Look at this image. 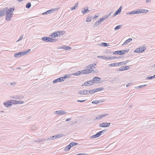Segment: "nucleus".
<instances>
[{
	"mask_svg": "<svg viewBox=\"0 0 155 155\" xmlns=\"http://www.w3.org/2000/svg\"><path fill=\"white\" fill-rule=\"evenodd\" d=\"M80 73H81V72H80V71H78L72 74L73 75L78 76L79 75H80Z\"/></svg>",
	"mask_w": 155,
	"mask_h": 155,
	"instance_id": "nucleus-36",
	"label": "nucleus"
},
{
	"mask_svg": "<svg viewBox=\"0 0 155 155\" xmlns=\"http://www.w3.org/2000/svg\"><path fill=\"white\" fill-rule=\"evenodd\" d=\"M90 81H87V82H85L84 84H82L81 85L82 86H88L89 85H90L89 84H91L90 83Z\"/></svg>",
	"mask_w": 155,
	"mask_h": 155,
	"instance_id": "nucleus-31",
	"label": "nucleus"
},
{
	"mask_svg": "<svg viewBox=\"0 0 155 155\" xmlns=\"http://www.w3.org/2000/svg\"><path fill=\"white\" fill-rule=\"evenodd\" d=\"M24 53H22V51H20L19 52L16 53L15 54L14 56L15 58H18L22 56L23 55V54Z\"/></svg>",
	"mask_w": 155,
	"mask_h": 155,
	"instance_id": "nucleus-8",
	"label": "nucleus"
},
{
	"mask_svg": "<svg viewBox=\"0 0 155 155\" xmlns=\"http://www.w3.org/2000/svg\"><path fill=\"white\" fill-rule=\"evenodd\" d=\"M71 76V74H68L65 75L63 77H62V78H63V81H64L65 79L70 78Z\"/></svg>",
	"mask_w": 155,
	"mask_h": 155,
	"instance_id": "nucleus-27",
	"label": "nucleus"
},
{
	"mask_svg": "<svg viewBox=\"0 0 155 155\" xmlns=\"http://www.w3.org/2000/svg\"><path fill=\"white\" fill-rule=\"evenodd\" d=\"M97 57L98 58H100L104 59V55H103V56H97Z\"/></svg>",
	"mask_w": 155,
	"mask_h": 155,
	"instance_id": "nucleus-56",
	"label": "nucleus"
},
{
	"mask_svg": "<svg viewBox=\"0 0 155 155\" xmlns=\"http://www.w3.org/2000/svg\"><path fill=\"white\" fill-rule=\"evenodd\" d=\"M111 13H110V14H107V15H105L104 17H103V18L104 19V20H105L106 19L110 16V15H111Z\"/></svg>",
	"mask_w": 155,
	"mask_h": 155,
	"instance_id": "nucleus-39",
	"label": "nucleus"
},
{
	"mask_svg": "<svg viewBox=\"0 0 155 155\" xmlns=\"http://www.w3.org/2000/svg\"><path fill=\"white\" fill-rule=\"evenodd\" d=\"M17 84V82H14L11 83V85L12 86H15Z\"/></svg>",
	"mask_w": 155,
	"mask_h": 155,
	"instance_id": "nucleus-62",
	"label": "nucleus"
},
{
	"mask_svg": "<svg viewBox=\"0 0 155 155\" xmlns=\"http://www.w3.org/2000/svg\"><path fill=\"white\" fill-rule=\"evenodd\" d=\"M121 26H122L121 25H118L114 29L115 30H118L120 29L121 27Z\"/></svg>",
	"mask_w": 155,
	"mask_h": 155,
	"instance_id": "nucleus-45",
	"label": "nucleus"
},
{
	"mask_svg": "<svg viewBox=\"0 0 155 155\" xmlns=\"http://www.w3.org/2000/svg\"><path fill=\"white\" fill-rule=\"evenodd\" d=\"M62 81H63V78H62V77H61L53 80V83H55L57 82H61Z\"/></svg>",
	"mask_w": 155,
	"mask_h": 155,
	"instance_id": "nucleus-12",
	"label": "nucleus"
},
{
	"mask_svg": "<svg viewBox=\"0 0 155 155\" xmlns=\"http://www.w3.org/2000/svg\"><path fill=\"white\" fill-rule=\"evenodd\" d=\"M11 104V105L12 104H16L17 100H11L10 101Z\"/></svg>",
	"mask_w": 155,
	"mask_h": 155,
	"instance_id": "nucleus-33",
	"label": "nucleus"
},
{
	"mask_svg": "<svg viewBox=\"0 0 155 155\" xmlns=\"http://www.w3.org/2000/svg\"><path fill=\"white\" fill-rule=\"evenodd\" d=\"M101 23L99 21H97L95 22V23L94 24V27L97 26H98Z\"/></svg>",
	"mask_w": 155,
	"mask_h": 155,
	"instance_id": "nucleus-40",
	"label": "nucleus"
},
{
	"mask_svg": "<svg viewBox=\"0 0 155 155\" xmlns=\"http://www.w3.org/2000/svg\"><path fill=\"white\" fill-rule=\"evenodd\" d=\"M128 61H129V60H128L126 61H122L121 62H119V63H118L119 66L122 65V64H127Z\"/></svg>",
	"mask_w": 155,
	"mask_h": 155,
	"instance_id": "nucleus-28",
	"label": "nucleus"
},
{
	"mask_svg": "<svg viewBox=\"0 0 155 155\" xmlns=\"http://www.w3.org/2000/svg\"><path fill=\"white\" fill-rule=\"evenodd\" d=\"M132 40V39L131 38H129L128 39L126 40L124 43L122 45H127L129 42L131 41Z\"/></svg>",
	"mask_w": 155,
	"mask_h": 155,
	"instance_id": "nucleus-21",
	"label": "nucleus"
},
{
	"mask_svg": "<svg viewBox=\"0 0 155 155\" xmlns=\"http://www.w3.org/2000/svg\"><path fill=\"white\" fill-rule=\"evenodd\" d=\"M50 38L49 37H44L41 38V40L46 42H50Z\"/></svg>",
	"mask_w": 155,
	"mask_h": 155,
	"instance_id": "nucleus-15",
	"label": "nucleus"
},
{
	"mask_svg": "<svg viewBox=\"0 0 155 155\" xmlns=\"http://www.w3.org/2000/svg\"><path fill=\"white\" fill-rule=\"evenodd\" d=\"M87 67V68L89 69H91L92 68V66L91 64L88 65Z\"/></svg>",
	"mask_w": 155,
	"mask_h": 155,
	"instance_id": "nucleus-55",
	"label": "nucleus"
},
{
	"mask_svg": "<svg viewBox=\"0 0 155 155\" xmlns=\"http://www.w3.org/2000/svg\"><path fill=\"white\" fill-rule=\"evenodd\" d=\"M57 32L58 37L63 35L65 34V31H57Z\"/></svg>",
	"mask_w": 155,
	"mask_h": 155,
	"instance_id": "nucleus-23",
	"label": "nucleus"
},
{
	"mask_svg": "<svg viewBox=\"0 0 155 155\" xmlns=\"http://www.w3.org/2000/svg\"><path fill=\"white\" fill-rule=\"evenodd\" d=\"M120 57H110V59H118L119 58H120Z\"/></svg>",
	"mask_w": 155,
	"mask_h": 155,
	"instance_id": "nucleus-50",
	"label": "nucleus"
},
{
	"mask_svg": "<svg viewBox=\"0 0 155 155\" xmlns=\"http://www.w3.org/2000/svg\"><path fill=\"white\" fill-rule=\"evenodd\" d=\"M84 72H85V74H87L91 73L90 71V69H87L86 70H84Z\"/></svg>",
	"mask_w": 155,
	"mask_h": 155,
	"instance_id": "nucleus-41",
	"label": "nucleus"
},
{
	"mask_svg": "<svg viewBox=\"0 0 155 155\" xmlns=\"http://www.w3.org/2000/svg\"><path fill=\"white\" fill-rule=\"evenodd\" d=\"M59 8H52L42 13V15H46L53 13L54 11H57Z\"/></svg>",
	"mask_w": 155,
	"mask_h": 155,
	"instance_id": "nucleus-3",
	"label": "nucleus"
},
{
	"mask_svg": "<svg viewBox=\"0 0 155 155\" xmlns=\"http://www.w3.org/2000/svg\"><path fill=\"white\" fill-rule=\"evenodd\" d=\"M100 133L99 132H98L96 134H94L92 136H91V138H97L98 137H100L101 135L100 134Z\"/></svg>",
	"mask_w": 155,
	"mask_h": 155,
	"instance_id": "nucleus-24",
	"label": "nucleus"
},
{
	"mask_svg": "<svg viewBox=\"0 0 155 155\" xmlns=\"http://www.w3.org/2000/svg\"><path fill=\"white\" fill-rule=\"evenodd\" d=\"M31 6V3L30 2L28 3L26 5V7L27 8H29Z\"/></svg>",
	"mask_w": 155,
	"mask_h": 155,
	"instance_id": "nucleus-37",
	"label": "nucleus"
},
{
	"mask_svg": "<svg viewBox=\"0 0 155 155\" xmlns=\"http://www.w3.org/2000/svg\"><path fill=\"white\" fill-rule=\"evenodd\" d=\"M91 17L88 16L87 17L86 21L87 22H90L91 21Z\"/></svg>",
	"mask_w": 155,
	"mask_h": 155,
	"instance_id": "nucleus-44",
	"label": "nucleus"
},
{
	"mask_svg": "<svg viewBox=\"0 0 155 155\" xmlns=\"http://www.w3.org/2000/svg\"><path fill=\"white\" fill-rule=\"evenodd\" d=\"M58 39H52L50 38V42H54L57 41Z\"/></svg>",
	"mask_w": 155,
	"mask_h": 155,
	"instance_id": "nucleus-42",
	"label": "nucleus"
},
{
	"mask_svg": "<svg viewBox=\"0 0 155 155\" xmlns=\"http://www.w3.org/2000/svg\"><path fill=\"white\" fill-rule=\"evenodd\" d=\"M13 15V14H8V15H6L5 20L7 21H10L11 20V19L12 18V16Z\"/></svg>",
	"mask_w": 155,
	"mask_h": 155,
	"instance_id": "nucleus-10",
	"label": "nucleus"
},
{
	"mask_svg": "<svg viewBox=\"0 0 155 155\" xmlns=\"http://www.w3.org/2000/svg\"><path fill=\"white\" fill-rule=\"evenodd\" d=\"M50 36L52 37L53 36V38H55L57 37H58V35L57 33V31L56 32H54L52 33L51 34V35Z\"/></svg>",
	"mask_w": 155,
	"mask_h": 155,
	"instance_id": "nucleus-25",
	"label": "nucleus"
},
{
	"mask_svg": "<svg viewBox=\"0 0 155 155\" xmlns=\"http://www.w3.org/2000/svg\"><path fill=\"white\" fill-rule=\"evenodd\" d=\"M41 142H42L44 141H47L49 140H50V139H48V138H47V139H41Z\"/></svg>",
	"mask_w": 155,
	"mask_h": 155,
	"instance_id": "nucleus-52",
	"label": "nucleus"
},
{
	"mask_svg": "<svg viewBox=\"0 0 155 155\" xmlns=\"http://www.w3.org/2000/svg\"><path fill=\"white\" fill-rule=\"evenodd\" d=\"M122 9V6H121L120 8L114 14L113 16H115L117 15L120 14Z\"/></svg>",
	"mask_w": 155,
	"mask_h": 155,
	"instance_id": "nucleus-13",
	"label": "nucleus"
},
{
	"mask_svg": "<svg viewBox=\"0 0 155 155\" xmlns=\"http://www.w3.org/2000/svg\"><path fill=\"white\" fill-rule=\"evenodd\" d=\"M107 114H101L99 116H97L96 118L94 119V120H99L104 117L106 116Z\"/></svg>",
	"mask_w": 155,
	"mask_h": 155,
	"instance_id": "nucleus-16",
	"label": "nucleus"
},
{
	"mask_svg": "<svg viewBox=\"0 0 155 155\" xmlns=\"http://www.w3.org/2000/svg\"><path fill=\"white\" fill-rule=\"evenodd\" d=\"M54 113V114H56L57 115L64 114H66L67 113V112L65 111L61 110L55 111Z\"/></svg>",
	"mask_w": 155,
	"mask_h": 155,
	"instance_id": "nucleus-9",
	"label": "nucleus"
},
{
	"mask_svg": "<svg viewBox=\"0 0 155 155\" xmlns=\"http://www.w3.org/2000/svg\"><path fill=\"white\" fill-rule=\"evenodd\" d=\"M103 101H102L101 100H94L92 101V103L94 104H97L100 102H103Z\"/></svg>",
	"mask_w": 155,
	"mask_h": 155,
	"instance_id": "nucleus-30",
	"label": "nucleus"
},
{
	"mask_svg": "<svg viewBox=\"0 0 155 155\" xmlns=\"http://www.w3.org/2000/svg\"><path fill=\"white\" fill-rule=\"evenodd\" d=\"M138 12L137 10H135L131 12H130L126 13L127 15H135L138 14Z\"/></svg>",
	"mask_w": 155,
	"mask_h": 155,
	"instance_id": "nucleus-14",
	"label": "nucleus"
},
{
	"mask_svg": "<svg viewBox=\"0 0 155 155\" xmlns=\"http://www.w3.org/2000/svg\"><path fill=\"white\" fill-rule=\"evenodd\" d=\"M5 8H2L0 10V16L2 17L4 16V15L5 14Z\"/></svg>",
	"mask_w": 155,
	"mask_h": 155,
	"instance_id": "nucleus-20",
	"label": "nucleus"
},
{
	"mask_svg": "<svg viewBox=\"0 0 155 155\" xmlns=\"http://www.w3.org/2000/svg\"><path fill=\"white\" fill-rule=\"evenodd\" d=\"M88 90H84L83 91H79L78 93L80 94H89L88 93Z\"/></svg>",
	"mask_w": 155,
	"mask_h": 155,
	"instance_id": "nucleus-18",
	"label": "nucleus"
},
{
	"mask_svg": "<svg viewBox=\"0 0 155 155\" xmlns=\"http://www.w3.org/2000/svg\"><path fill=\"white\" fill-rule=\"evenodd\" d=\"M81 73H80V75L81 74H85V72H84V70H82L81 71H79Z\"/></svg>",
	"mask_w": 155,
	"mask_h": 155,
	"instance_id": "nucleus-58",
	"label": "nucleus"
},
{
	"mask_svg": "<svg viewBox=\"0 0 155 155\" xmlns=\"http://www.w3.org/2000/svg\"><path fill=\"white\" fill-rule=\"evenodd\" d=\"M22 52V53H24L23 54V55H26L28 53V51L27 50L25 51L24 52Z\"/></svg>",
	"mask_w": 155,
	"mask_h": 155,
	"instance_id": "nucleus-57",
	"label": "nucleus"
},
{
	"mask_svg": "<svg viewBox=\"0 0 155 155\" xmlns=\"http://www.w3.org/2000/svg\"><path fill=\"white\" fill-rule=\"evenodd\" d=\"M124 66H122L121 67H120V69L118 70H117V71H124Z\"/></svg>",
	"mask_w": 155,
	"mask_h": 155,
	"instance_id": "nucleus-54",
	"label": "nucleus"
},
{
	"mask_svg": "<svg viewBox=\"0 0 155 155\" xmlns=\"http://www.w3.org/2000/svg\"><path fill=\"white\" fill-rule=\"evenodd\" d=\"M13 98L16 99H22L24 98V97L22 95H19L15 96V97H13Z\"/></svg>",
	"mask_w": 155,
	"mask_h": 155,
	"instance_id": "nucleus-22",
	"label": "nucleus"
},
{
	"mask_svg": "<svg viewBox=\"0 0 155 155\" xmlns=\"http://www.w3.org/2000/svg\"><path fill=\"white\" fill-rule=\"evenodd\" d=\"M71 47H69L68 46H66L65 45H64L62 46H59L58 48V49H64L65 50H70L71 49Z\"/></svg>",
	"mask_w": 155,
	"mask_h": 155,
	"instance_id": "nucleus-7",
	"label": "nucleus"
},
{
	"mask_svg": "<svg viewBox=\"0 0 155 155\" xmlns=\"http://www.w3.org/2000/svg\"><path fill=\"white\" fill-rule=\"evenodd\" d=\"M3 104L7 107H10L11 106V104L9 101L4 103Z\"/></svg>",
	"mask_w": 155,
	"mask_h": 155,
	"instance_id": "nucleus-19",
	"label": "nucleus"
},
{
	"mask_svg": "<svg viewBox=\"0 0 155 155\" xmlns=\"http://www.w3.org/2000/svg\"><path fill=\"white\" fill-rule=\"evenodd\" d=\"M71 148V146L69 144L68 145L65 147L64 149V151H68L70 150Z\"/></svg>",
	"mask_w": 155,
	"mask_h": 155,
	"instance_id": "nucleus-29",
	"label": "nucleus"
},
{
	"mask_svg": "<svg viewBox=\"0 0 155 155\" xmlns=\"http://www.w3.org/2000/svg\"><path fill=\"white\" fill-rule=\"evenodd\" d=\"M110 123H102L99 124V126L100 127H108L110 126Z\"/></svg>",
	"mask_w": 155,
	"mask_h": 155,
	"instance_id": "nucleus-6",
	"label": "nucleus"
},
{
	"mask_svg": "<svg viewBox=\"0 0 155 155\" xmlns=\"http://www.w3.org/2000/svg\"><path fill=\"white\" fill-rule=\"evenodd\" d=\"M91 91L92 92H91V93H90V94L96 92L95 88L91 90Z\"/></svg>",
	"mask_w": 155,
	"mask_h": 155,
	"instance_id": "nucleus-61",
	"label": "nucleus"
},
{
	"mask_svg": "<svg viewBox=\"0 0 155 155\" xmlns=\"http://www.w3.org/2000/svg\"><path fill=\"white\" fill-rule=\"evenodd\" d=\"M104 19L103 18H101L98 21H100V23L101 22H102L103 21H104Z\"/></svg>",
	"mask_w": 155,
	"mask_h": 155,
	"instance_id": "nucleus-63",
	"label": "nucleus"
},
{
	"mask_svg": "<svg viewBox=\"0 0 155 155\" xmlns=\"http://www.w3.org/2000/svg\"><path fill=\"white\" fill-rule=\"evenodd\" d=\"M155 78V74L152 76H150V77H148L146 78L147 79H153Z\"/></svg>",
	"mask_w": 155,
	"mask_h": 155,
	"instance_id": "nucleus-38",
	"label": "nucleus"
},
{
	"mask_svg": "<svg viewBox=\"0 0 155 155\" xmlns=\"http://www.w3.org/2000/svg\"><path fill=\"white\" fill-rule=\"evenodd\" d=\"M137 10L138 12V14L142 13H146L148 12V10L143 9H137Z\"/></svg>",
	"mask_w": 155,
	"mask_h": 155,
	"instance_id": "nucleus-11",
	"label": "nucleus"
},
{
	"mask_svg": "<svg viewBox=\"0 0 155 155\" xmlns=\"http://www.w3.org/2000/svg\"><path fill=\"white\" fill-rule=\"evenodd\" d=\"M78 5V3H77V4H75V6H74L73 7H72L71 8V10H73L74 9H75L76 8L77 6V5Z\"/></svg>",
	"mask_w": 155,
	"mask_h": 155,
	"instance_id": "nucleus-47",
	"label": "nucleus"
},
{
	"mask_svg": "<svg viewBox=\"0 0 155 155\" xmlns=\"http://www.w3.org/2000/svg\"><path fill=\"white\" fill-rule=\"evenodd\" d=\"M113 54H117L122 55L124 54V52H123L122 51H121V50L113 52Z\"/></svg>",
	"mask_w": 155,
	"mask_h": 155,
	"instance_id": "nucleus-17",
	"label": "nucleus"
},
{
	"mask_svg": "<svg viewBox=\"0 0 155 155\" xmlns=\"http://www.w3.org/2000/svg\"><path fill=\"white\" fill-rule=\"evenodd\" d=\"M5 9L6 10H5V13L6 15L8 14H13L12 12L15 10V8H8V7H6L5 8Z\"/></svg>",
	"mask_w": 155,
	"mask_h": 155,
	"instance_id": "nucleus-1",
	"label": "nucleus"
},
{
	"mask_svg": "<svg viewBox=\"0 0 155 155\" xmlns=\"http://www.w3.org/2000/svg\"><path fill=\"white\" fill-rule=\"evenodd\" d=\"M146 49V48L145 47H140L136 49L134 52L137 53H140L144 51Z\"/></svg>",
	"mask_w": 155,
	"mask_h": 155,
	"instance_id": "nucleus-4",
	"label": "nucleus"
},
{
	"mask_svg": "<svg viewBox=\"0 0 155 155\" xmlns=\"http://www.w3.org/2000/svg\"><path fill=\"white\" fill-rule=\"evenodd\" d=\"M110 67H115L119 66L118 63H114L110 64H109Z\"/></svg>",
	"mask_w": 155,
	"mask_h": 155,
	"instance_id": "nucleus-26",
	"label": "nucleus"
},
{
	"mask_svg": "<svg viewBox=\"0 0 155 155\" xmlns=\"http://www.w3.org/2000/svg\"><path fill=\"white\" fill-rule=\"evenodd\" d=\"M63 135L62 134H58L55 135L53 136L48 137V139L51 140H54L56 138H59L63 136Z\"/></svg>",
	"mask_w": 155,
	"mask_h": 155,
	"instance_id": "nucleus-5",
	"label": "nucleus"
},
{
	"mask_svg": "<svg viewBox=\"0 0 155 155\" xmlns=\"http://www.w3.org/2000/svg\"><path fill=\"white\" fill-rule=\"evenodd\" d=\"M110 57L108 56H104V59L106 60H110Z\"/></svg>",
	"mask_w": 155,
	"mask_h": 155,
	"instance_id": "nucleus-49",
	"label": "nucleus"
},
{
	"mask_svg": "<svg viewBox=\"0 0 155 155\" xmlns=\"http://www.w3.org/2000/svg\"><path fill=\"white\" fill-rule=\"evenodd\" d=\"M78 144V143L75 142H71L69 144L71 146V147H73V146Z\"/></svg>",
	"mask_w": 155,
	"mask_h": 155,
	"instance_id": "nucleus-32",
	"label": "nucleus"
},
{
	"mask_svg": "<svg viewBox=\"0 0 155 155\" xmlns=\"http://www.w3.org/2000/svg\"><path fill=\"white\" fill-rule=\"evenodd\" d=\"M129 50H121V51H123V52H124V54L125 53H126L128 51H129Z\"/></svg>",
	"mask_w": 155,
	"mask_h": 155,
	"instance_id": "nucleus-60",
	"label": "nucleus"
},
{
	"mask_svg": "<svg viewBox=\"0 0 155 155\" xmlns=\"http://www.w3.org/2000/svg\"><path fill=\"white\" fill-rule=\"evenodd\" d=\"M89 12L90 10L88 9H85L84 8V10L83 11L82 10V12L83 14H84L87 12Z\"/></svg>",
	"mask_w": 155,
	"mask_h": 155,
	"instance_id": "nucleus-34",
	"label": "nucleus"
},
{
	"mask_svg": "<svg viewBox=\"0 0 155 155\" xmlns=\"http://www.w3.org/2000/svg\"><path fill=\"white\" fill-rule=\"evenodd\" d=\"M106 131V130H103L102 131L99 132V133H100V135H101V134H103L104 132H105Z\"/></svg>",
	"mask_w": 155,
	"mask_h": 155,
	"instance_id": "nucleus-53",
	"label": "nucleus"
},
{
	"mask_svg": "<svg viewBox=\"0 0 155 155\" xmlns=\"http://www.w3.org/2000/svg\"><path fill=\"white\" fill-rule=\"evenodd\" d=\"M124 70L128 69L130 68V67L129 66H126L125 67L124 66Z\"/></svg>",
	"mask_w": 155,
	"mask_h": 155,
	"instance_id": "nucleus-51",
	"label": "nucleus"
},
{
	"mask_svg": "<svg viewBox=\"0 0 155 155\" xmlns=\"http://www.w3.org/2000/svg\"><path fill=\"white\" fill-rule=\"evenodd\" d=\"M87 153H79L75 155H87Z\"/></svg>",
	"mask_w": 155,
	"mask_h": 155,
	"instance_id": "nucleus-64",
	"label": "nucleus"
},
{
	"mask_svg": "<svg viewBox=\"0 0 155 155\" xmlns=\"http://www.w3.org/2000/svg\"><path fill=\"white\" fill-rule=\"evenodd\" d=\"M35 142H38V143H41V139H37L35 141Z\"/></svg>",
	"mask_w": 155,
	"mask_h": 155,
	"instance_id": "nucleus-59",
	"label": "nucleus"
},
{
	"mask_svg": "<svg viewBox=\"0 0 155 155\" xmlns=\"http://www.w3.org/2000/svg\"><path fill=\"white\" fill-rule=\"evenodd\" d=\"M104 89L103 87H100L97 88H95L96 92H98L99 91H102Z\"/></svg>",
	"mask_w": 155,
	"mask_h": 155,
	"instance_id": "nucleus-35",
	"label": "nucleus"
},
{
	"mask_svg": "<svg viewBox=\"0 0 155 155\" xmlns=\"http://www.w3.org/2000/svg\"><path fill=\"white\" fill-rule=\"evenodd\" d=\"M23 35H21V36L19 38L18 40L17 41V42L19 41L22 40L23 38Z\"/></svg>",
	"mask_w": 155,
	"mask_h": 155,
	"instance_id": "nucleus-48",
	"label": "nucleus"
},
{
	"mask_svg": "<svg viewBox=\"0 0 155 155\" xmlns=\"http://www.w3.org/2000/svg\"><path fill=\"white\" fill-rule=\"evenodd\" d=\"M101 44L104 47H107L109 45L106 43L103 42Z\"/></svg>",
	"mask_w": 155,
	"mask_h": 155,
	"instance_id": "nucleus-46",
	"label": "nucleus"
},
{
	"mask_svg": "<svg viewBox=\"0 0 155 155\" xmlns=\"http://www.w3.org/2000/svg\"><path fill=\"white\" fill-rule=\"evenodd\" d=\"M101 79V78H100L97 77H95L94 78H93L92 80L91 81H89L91 82V84H89L91 85L93 84L94 83H99L98 82L99 81H100V80Z\"/></svg>",
	"mask_w": 155,
	"mask_h": 155,
	"instance_id": "nucleus-2",
	"label": "nucleus"
},
{
	"mask_svg": "<svg viewBox=\"0 0 155 155\" xmlns=\"http://www.w3.org/2000/svg\"><path fill=\"white\" fill-rule=\"evenodd\" d=\"M24 103V102L21 101H17L16 104H22Z\"/></svg>",
	"mask_w": 155,
	"mask_h": 155,
	"instance_id": "nucleus-43",
	"label": "nucleus"
}]
</instances>
